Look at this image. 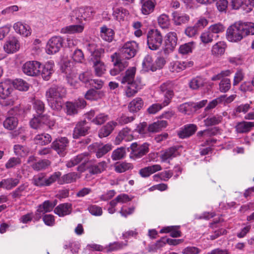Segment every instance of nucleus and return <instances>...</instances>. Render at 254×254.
<instances>
[{
	"label": "nucleus",
	"instance_id": "603ef678",
	"mask_svg": "<svg viewBox=\"0 0 254 254\" xmlns=\"http://www.w3.org/2000/svg\"><path fill=\"white\" fill-rule=\"evenodd\" d=\"M179 110L183 114L190 115L193 111L192 103H185L181 104L179 107Z\"/></svg>",
	"mask_w": 254,
	"mask_h": 254
},
{
	"label": "nucleus",
	"instance_id": "cd10ccee",
	"mask_svg": "<svg viewBox=\"0 0 254 254\" xmlns=\"http://www.w3.org/2000/svg\"><path fill=\"white\" fill-rule=\"evenodd\" d=\"M162 169L159 165H154L145 167L139 171V174L142 177H148L151 174Z\"/></svg>",
	"mask_w": 254,
	"mask_h": 254
},
{
	"label": "nucleus",
	"instance_id": "5701e85b",
	"mask_svg": "<svg viewBox=\"0 0 254 254\" xmlns=\"http://www.w3.org/2000/svg\"><path fill=\"white\" fill-rule=\"evenodd\" d=\"M115 32L113 30L108 28L106 25L100 28V36L105 41L111 42L114 37Z\"/></svg>",
	"mask_w": 254,
	"mask_h": 254
},
{
	"label": "nucleus",
	"instance_id": "79ce46f5",
	"mask_svg": "<svg viewBox=\"0 0 254 254\" xmlns=\"http://www.w3.org/2000/svg\"><path fill=\"white\" fill-rule=\"evenodd\" d=\"M190 19V17L187 14H181L177 13L173 14V20L176 25H180L182 24L187 22Z\"/></svg>",
	"mask_w": 254,
	"mask_h": 254
},
{
	"label": "nucleus",
	"instance_id": "2f4dec72",
	"mask_svg": "<svg viewBox=\"0 0 254 254\" xmlns=\"http://www.w3.org/2000/svg\"><path fill=\"white\" fill-rule=\"evenodd\" d=\"M84 26L81 25H72L65 27L62 29V32L64 34H74L81 33L83 31Z\"/></svg>",
	"mask_w": 254,
	"mask_h": 254
},
{
	"label": "nucleus",
	"instance_id": "7ed1b4c3",
	"mask_svg": "<svg viewBox=\"0 0 254 254\" xmlns=\"http://www.w3.org/2000/svg\"><path fill=\"white\" fill-rule=\"evenodd\" d=\"M138 44L135 41H128L120 49L119 56L125 59H130L135 56L138 50Z\"/></svg>",
	"mask_w": 254,
	"mask_h": 254
},
{
	"label": "nucleus",
	"instance_id": "864d4df0",
	"mask_svg": "<svg viewBox=\"0 0 254 254\" xmlns=\"http://www.w3.org/2000/svg\"><path fill=\"white\" fill-rule=\"evenodd\" d=\"M244 28L245 36L254 34V23L252 22H241Z\"/></svg>",
	"mask_w": 254,
	"mask_h": 254
},
{
	"label": "nucleus",
	"instance_id": "a211bd4d",
	"mask_svg": "<svg viewBox=\"0 0 254 254\" xmlns=\"http://www.w3.org/2000/svg\"><path fill=\"white\" fill-rule=\"evenodd\" d=\"M89 128V127L85 121L79 122L74 129L73 133V138H78L81 136L85 135Z\"/></svg>",
	"mask_w": 254,
	"mask_h": 254
},
{
	"label": "nucleus",
	"instance_id": "e2e57ef3",
	"mask_svg": "<svg viewBox=\"0 0 254 254\" xmlns=\"http://www.w3.org/2000/svg\"><path fill=\"white\" fill-rule=\"evenodd\" d=\"M254 6V0H244L243 1L241 7L246 12L251 11Z\"/></svg>",
	"mask_w": 254,
	"mask_h": 254
},
{
	"label": "nucleus",
	"instance_id": "58836bf2",
	"mask_svg": "<svg viewBox=\"0 0 254 254\" xmlns=\"http://www.w3.org/2000/svg\"><path fill=\"white\" fill-rule=\"evenodd\" d=\"M55 205L56 203H53L49 200H46L39 206L37 211L43 213L51 212Z\"/></svg>",
	"mask_w": 254,
	"mask_h": 254
},
{
	"label": "nucleus",
	"instance_id": "37998d69",
	"mask_svg": "<svg viewBox=\"0 0 254 254\" xmlns=\"http://www.w3.org/2000/svg\"><path fill=\"white\" fill-rule=\"evenodd\" d=\"M128 14V11L127 9L123 7H119L114 10L113 15L117 20L121 21L124 20L125 16Z\"/></svg>",
	"mask_w": 254,
	"mask_h": 254
},
{
	"label": "nucleus",
	"instance_id": "3c124183",
	"mask_svg": "<svg viewBox=\"0 0 254 254\" xmlns=\"http://www.w3.org/2000/svg\"><path fill=\"white\" fill-rule=\"evenodd\" d=\"M214 37V35L208 30L201 33L200 38L201 42L206 44L212 42Z\"/></svg>",
	"mask_w": 254,
	"mask_h": 254
},
{
	"label": "nucleus",
	"instance_id": "20e7f679",
	"mask_svg": "<svg viewBox=\"0 0 254 254\" xmlns=\"http://www.w3.org/2000/svg\"><path fill=\"white\" fill-rule=\"evenodd\" d=\"M147 45L151 50H158L162 43V36L157 29L151 30L147 33Z\"/></svg>",
	"mask_w": 254,
	"mask_h": 254
},
{
	"label": "nucleus",
	"instance_id": "338daca9",
	"mask_svg": "<svg viewBox=\"0 0 254 254\" xmlns=\"http://www.w3.org/2000/svg\"><path fill=\"white\" fill-rule=\"evenodd\" d=\"M50 162L49 161L42 160L37 163L33 165V168L34 170L39 171L45 169L47 166L50 165Z\"/></svg>",
	"mask_w": 254,
	"mask_h": 254
},
{
	"label": "nucleus",
	"instance_id": "6e6552de",
	"mask_svg": "<svg viewBox=\"0 0 254 254\" xmlns=\"http://www.w3.org/2000/svg\"><path fill=\"white\" fill-rule=\"evenodd\" d=\"M41 64L37 61H28L22 66L24 73L29 76H37L40 74Z\"/></svg>",
	"mask_w": 254,
	"mask_h": 254
},
{
	"label": "nucleus",
	"instance_id": "c756f323",
	"mask_svg": "<svg viewBox=\"0 0 254 254\" xmlns=\"http://www.w3.org/2000/svg\"><path fill=\"white\" fill-rule=\"evenodd\" d=\"M167 126L166 121H158L150 125L148 127V131L151 132H158Z\"/></svg>",
	"mask_w": 254,
	"mask_h": 254
},
{
	"label": "nucleus",
	"instance_id": "c9c22d12",
	"mask_svg": "<svg viewBox=\"0 0 254 254\" xmlns=\"http://www.w3.org/2000/svg\"><path fill=\"white\" fill-rule=\"evenodd\" d=\"M3 49L8 54L13 53L16 50V38H10L3 46Z\"/></svg>",
	"mask_w": 254,
	"mask_h": 254
},
{
	"label": "nucleus",
	"instance_id": "8fccbe9b",
	"mask_svg": "<svg viewBox=\"0 0 254 254\" xmlns=\"http://www.w3.org/2000/svg\"><path fill=\"white\" fill-rule=\"evenodd\" d=\"M194 44L193 42H191L181 45L179 50V52L183 55L191 53Z\"/></svg>",
	"mask_w": 254,
	"mask_h": 254
},
{
	"label": "nucleus",
	"instance_id": "09e8293b",
	"mask_svg": "<svg viewBox=\"0 0 254 254\" xmlns=\"http://www.w3.org/2000/svg\"><path fill=\"white\" fill-rule=\"evenodd\" d=\"M72 60L76 63H82L84 61V54L81 50L76 49L71 54Z\"/></svg>",
	"mask_w": 254,
	"mask_h": 254
},
{
	"label": "nucleus",
	"instance_id": "6e6d98bb",
	"mask_svg": "<svg viewBox=\"0 0 254 254\" xmlns=\"http://www.w3.org/2000/svg\"><path fill=\"white\" fill-rule=\"evenodd\" d=\"M231 87V80L229 78H223L219 83V89L222 92H226Z\"/></svg>",
	"mask_w": 254,
	"mask_h": 254
},
{
	"label": "nucleus",
	"instance_id": "412c9836",
	"mask_svg": "<svg viewBox=\"0 0 254 254\" xmlns=\"http://www.w3.org/2000/svg\"><path fill=\"white\" fill-rule=\"evenodd\" d=\"M72 210V205L70 203H63L57 206L54 212L59 216H64L69 214Z\"/></svg>",
	"mask_w": 254,
	"mask_h": 254
},
{
	"label": "nucleus",
	"instance_id": "473e14b6",
	"mask_svg": "<svg viewBox=\"0 0 254 254\" xmlns=\"http://www.w3.org/2000/svg\"><path fill=\"white\" fill-rule=\"evenodd\" d=\"M52 140V137L49 134L42 133L38 134L34 138L35 142L39 145H45L49 143Z\"/></svg>",
	"mask_w": 254,
	"mask_h": 254
},
{
	"label": "nucleus",
	"instance_id": "c03bdc74",
	"mask_svg": "<svg viewBox=\"0 0 254 254\" xmlns=\"http://www.w3.org/2000/svg\"><path fill=\"white\" fill-rule=\"evenodd\" d=\"M179 155V152L175 147H171L168 149L162 152V159H169L171 157H177Z\"/></svg>",
	"mask_w": 254,
	"mask_h": 254
},
{
	"label": "nucleus",
	"instance_id": "a19ab883",
	"mask_svg": "<svg viewBox=\"0 0 254 254\" xmlns=\"http://www.w3.org/2000/svg\"><path fill=\"white\" fill-rule=\"evenodd\" d=\"M17 32L24 37H28L31 34L29 26L21 22L17 23Z\"/></svg>",
	"mask_w": 254,
	"mask_h": 254
},
{
	"label": "nucleus",
	"instance_id": "9d476101",
	"mask_svg": "<svg viewBox=\"0 0 254 254\" xmlns=\"http://www.w3.org/2000/svg\"><path fill=\"white\" fill-rule=\"evenodd\" d=\"M172 83L167 81L161 84L160 86L161 91L164 94V100L163 102L164 106H167L171 102L174 96V92L172 89Z\"/></svg>",
	"mask_w": 254,
	"mask_h": 254
},
{
	"label": "nucleus",
	"instance_id": "f8f14e48",
	"mask_svg": "<svg viewBox=\"0 0 254 254\" xmlns=\"http://www.w3.org/2000/svg\"><path fill=\"white\" fill-rule=\"evenodd\" d=\"M88 149L90 152H95L97 158H101L112 149V145L107 144L102 146L98 143H95L90 145Z\"/></svg>",
	"mask_w": 254,
	"mask_h": 254
},
{
	"label": "nucleus",
	"instance_id": "c85d7f7f",
	"mask_svg": "<svg viewBox=\"0 0 254 254\" xmlns=\"http://www.w3.org/2000/svg\"><path fill=\"white\" fill-rule=\"evenodd\" d=\"M93 63L95 74L98 76H101L106 70L104 64L100 59L93 60Z\"/></svg>",
	"mask_w": 254,
	"mask_h": 254
},
{
	"label": "nucleus",
	"instance_id": "69168bd1",
	"mask_svg": "<svg viewBox=\"0 0 254 254\" xmlns=\"http://www.w3.org/2000/svg\"><path fill=\"white\" fill-rule=\"evenodd\" d=\"M201 250L198 248L194 246H188L184 249L182 251L183 254H199Z\"/></svg>",
	"mask_w": 254,
	"mask_h": 254
},
{
	"label": "nucleus",
	"instance_id": "bb28decb",
	"mask_svg": "<svg viewBox=\"0 0 254 254\" xmlns=\"http://www.w3.org/2000/svg\"><path fill=\"white\" fill-rule=\"evenodd\" d=\"M143 106V101L141 98L137 97L132 100L128 104L129 111L136 113L139 111Z\"/></svg>",
	"mask_w": 254,
	"mask_h": 254
},
{
	"label": "nucleus",
	"instance_id": "39448f33",
	"mask_svg": "<svg viewBox=\"0 0 254 254\" xmlns=\"http://www.w3.org/2000/svg\"><path fill=\"white\" fill-rule=\"evenodd\" d=\"M14 80L7 79L0 82V99H5L11 97L15 89Z\"/></svg>",
	"mask_w": 254,
	"mask_h": 254
},
{
	"label": "nucleus",
	"instance_id": "7c9ffc66",
	"mask_svg": "<svg viewBox=\"0 0 254 254\" xmlns=\"http://www.w3.org/2000/svg\"><path fill=\"white\" fill-rule=\"evenodd\" d=\"M226 48L225 43L220 41L214 44L211 49V53L213 55L220 56L224 53Z\"/></svg>",
	"mask_w": 254,
	"mask_h": 254
},
{
	"label": "nucleus",
	"instance_id": "f704fd0d",
	"mask_svg": "<svg viewBox=\"0 0 254 254\" xmlns=\"http://www.w3.org/2000/svg\"><path fill=\"white\" fill-rule=\"evenodd\" d=\"M115 171L121 173L132 168V165L130 163L126 162H118L114 164Z\"/></svg>",
	"mask_w": 254,
	"mask_h": 254
},
{
	"label": "nucleus",
	"instance_id": "dca6fc26",
	"mask_svg": "<svg viewBox=\"0 0 254 254\" xmlns=\"http://www.w3.org/2000/svg\"><path fill=\"white\" fill-rule=\"evenodd\" d=\"M196 130V125L194 124L186 125L178 132V135L181 138H187L193 134Z\"/></svg>",
	"mask_w": 254,
	"mask_h": 254
},
{
	"label": "nucleus",
	"instance_id": "4d7b16f0",
	"mask_svg": "<svg viewBox=\"0 0 254 254\" xmlns=\"http://www.w3.org/2000/svg\"><path fill=\"white\" fill-rule=\"evenodd\" d=\"M126 245L121 243L114 242L110 243L108 246L105 248V250L107 252L117 251L122 249Z\"/></svg>",
	"mask_w": 254,
	"mask_h": 254
},
{
	"label": "nucleus",
	"instance_id": "0eeeda50",
	"mask_svg": "<svg viewBox=\"0 0 254 254\" xmlns=\"http://www.w3.org/2000/svg\"><path fill=\"white\" fill-rule=\"evenodd\" d=\"M86 103L83 99H78L73 102H67L65 103V110L67 115L73 116L77 114L80 109L84 108Z\"/></svg>",
	"mask_w": 254,
	"mask_h": 254
},
{
	"label": "nucleus",
	"instance_id": "b1692460",
	"mask_svg": "<svg viewBox=\"0 0 254 254\" xmlns=\"http://www.w3.org/2000/svg\"><path fill=\"white\" fill-rule=\"evenodd\" d=\"M117 124L116 122L113 121L108 122L100 129L99 132V136L100 138H103L109 135L114 130Z\"/></svg>",
	"mask_w": 254,
	"mask_h": 254
},
{
	"label": "nucleus",
	"instance_id": "774afa93",
	"mask_svg": "<svg viewBox=\"0 0 254 254\" xmlns=\"http://www.w3.org/2000/svg\"><path fill=\"white\" fill-rule=\"evenodd\" d=\"M89 212L93 215L100 216L102 214V208L96 205H91L88 208Z\"/></svg>",
	"mask_w": 254,
	"mask_h": 254
},
{
	"label": "nucleus",
	"instance_id": "f257e3e1",
	"mask_svg": "<svg viewBox=\"0 0 254 254\" xmlns=\"http://www.w3.org/2000/svg\"><path fill=\"white\" fill-rule=\"evenodd\" d=\"M66 89L62 86H54L46 92V98L49 105L54 110H60L62 108V99L65 96Z\"/></svg>",
	"mask_w": 254,
	"mask_h": 254
},
{
	"label": "nucleus",
	"instance_id": "5fc2aeb1",
	"mask_svg": "<svg viewBox=\"0 0 254 254\" xmlns=\"http://www.w3.org/2000/svg\"><path fill=\"white\" fill-rule=\"evenodd\" d=\"M124 59L119 56L117 58L116 62L114 64L115 66L117 67L120 72L124 70L125 68L128 66V62L124 61Z\"/></svg>",
	"mask_w": 254,
	"mask_h": 254
},
{
	"label": "nucleus",
	"instance_id": "393cba45",
	"mask_svg": "<svg viewBox=\"0 0 254 254\" xmlns=\"http://www.w3.org/2000/svg\"><path fill=\"white\" fill-rule=\"evenodd\" d=\"M166 37L165 41L166 49L173 50L177 44V34L174 32H170L167 34Z\"/></svg>",
	"mask_w": 254,
	"mask_h": 254
},
{
	"label": "nucleus",
	"instance_id": "49530a36",
	"mask_svg": "<svg viewBox=\"0 0 254 254\" xmlns=\"http://www.w3.org/2000/svg\"><path fill=\"white\" fill-rule=\"evenodd\" d=\"M126 90V95L128 97L133 96L140 88L136 82L128 83Z\"/></svg>",
	"mask_w": 254,
	"mask_h": 254
},
{
	"label": "nucleus",
	"instance_id": "a878e982",
	"mask_svg": "<svg viewBox=\"0 0 254 254\" xmlns=\"http://www.w3.org/2000/svg\"><path fill=\"white\" fill-rule=\"evenodd\" d=\"M135 72L136 68L135 67L129 68L123 77L121 83L122 84H128L136 82L134 81Z\"/></svg>",
	"mask_w": 254,
	"mask_h": 254
},
{
	"label": "nucleus",
	"instance_id": "ddd939ff",
	"mask_svg": "<svg viewBox=\"0 0 254 254\" xmlns=\"http://www.w3.org/2000/svg\"><path fill=\"white\" fill-rule=\"evenodd\" d=\"M47 119H48V118L46 116L34 117L30 122V126L32 128L36 129H43L45 125H47L49 127L53 126L54 122L53 121H51V123L47 122L46 121Z\"/></svg>",
	"mask_w": 254,
	"mask_h": 254
},
{
	"label": "nucleus",
	"instance_id": "052dcab7",
	"mask_svg": "<svg viewBox=\"0 0 254 254\" xmlns=\"http://www.w3.org/2000/svg\"><path fill=\"white\" fill-rule=\"evenodd\" d=\"M3 126L8 129L13 130L16 127L15 118L10 117L6 118L3 122Z\"/></svg>",
	"mask_w": 254,
	"mask_h": 254
},
{
	"label": "nucleus",
	"instance_id": "ea45409f",
	"mask_svg": "<svg viewBox=\"0 0 254 254\" xmlns=\"http://www.w3.org/2000/svg\"><path fill=\"white\" fill-rule=\"evenodd\" d=\"M203 78L197 76L192 79L189 83L190 87L193 90H197L203 86L204 84Z\"/></svg>",
	"mask_w": 254,
	"mask_h": 254
},
{
	"label": "nucleus",
	"instance_id": "0e129e2a",
	"mask_svg": "<svg viewBox=\"0 0 254 254\" xmlns=\"http://www.w3.org/2000/svg\"><path fill=\"white\" fill-rule=\"evenodd\" d=\"M208 30L214 35L223 32L224 31V27L220 23L215 24L210 26Z\"/></svg>",
	"mask_w": 254,
	"mask_h": 254
},
{
	"label": "nucleus",
	"instance_id": "f3484780",
	"mask_svg": "<svg viewBox=\"0 0 254 254\" xmlns=\"http://www.w3.org/2000/svg\"><path fill=\"white\" fill-rule=\"evenodd\" d=\"M133 139L131 130L127 128H124L118 133L115 139V143L119 144L123 140L130 141Z\"/></svg>",
	"mask_w": 254,
	"mask_h": 254
},
{
	"label": "nucleus",
	"instance_id": "13d9d810",
	"mask_svg": "<svg viewBox=\"0 0 254 254\" xmlns=\"http://www.w3.org/2000/svg\"><path fill=\"white\" fill-rule=\"evenodd\" d=\"M108 120V115L104 113L98 115L95 118L92 120V122L97 125H101L104 124Z\"/></svg>",
	"mask_w": 254,
	"mask_h": 254
},
{
	"label": "nucleus",
	"instance_id": "2eb2a0df",
	"mask_svg": "<svg viewBox=\"0 0 254 254\" xmlns=\"http://www.w3.org/2000/svg\"><path fill=\"white\" fill-rule=\"evenodd\" d=\"M193 63L192 61H175L170 63V70L173 72H179L187 67H191L193 65Z\"/></svg>",
	"mask_w": 254,
	"mask_h": 254
},
{
	"label": "nucleus",
	"instance_id": "6ab92c4d",
	"mask_svg": "<svg viewBox=\"0 0 254 254\" xmlns=\"http://www.w3.org/2000/svg\"><path fill=\"white\" fill-rule=\"evenodd\" d=\"M141 11L144 15H148L154 9L156 2L155 0H140Z\"/></svg>",
	"mask_w": 254,
	"mask_h": 254
},
{
	"label": "nucleus",
	"instance_id": "72a5a7b5",
	"mask_svg": "<svg viewBox=\"0 0 254 254\" xmlns=\"http://www.w3.org/2000/svg\"><path fill=\"white\" fill-rule=\"evenodd\" d=\"M104 95L102 92L94 89L89 90L85 95V97L89 100H97L101 98Z\"/></svg>",
	"mask_w": 254,
	"mask_h": 254
},
{
	"label": "nucleus",
	"instance_id": "4c0bfd02",
	"mask_svg": "<svg viewBox=\"0 0 254 254\" xmlns=\"http://www.w3.org/2000/svg\"><path fill=\"white\" fill-rule=\"evenodd\" d=\"M223 117L220 115H215L209 117L204 120V124L207 127L215 126L220 123L222 121Z\"/></svg>",
	"mask_w": 254,
	"mask_h": 254
},
{
	"label": "nucleus",
	"instance_id": "680f3d73",
	"mask_svg": "<svg viewBox=\"0 0 254 254\" xmlns=\"http://www.w3.org/2000/svg\"><path fill=\"white\" fill-rule=\"evenodd\" d=\"M16 183L12 179L3 180L0 182V188H3L7 190H10L14 187Z\"/></svg>",
	"mask_w": 254,
	"mask_h": 254
},
{
	"label": "nucleus",
	"instance_id": "e433bc0d",
	"mask_svg": "<svg viewBox=\"0 0 254 254\" xmlns=\"http://www.w3.org/2000/svg\"><path fill=\"white\" fill-rule=\"evenodd\" d=\"M77 178V175L75 173H70L64 175L61 178L58 180V183L60 184L64 183L68 184L76 181Z\"/></svg>",
	"mask_w": 254,
	"mask_h": 254
},
{
	"label": "nucleus",
	"instance_id": "9b49d317",
	"mask_svg": "<svg viewBox=\"0 0 254 254\" xmlns=\"http://www.w3.org/2000/svg\"><path fill=\"white\" fill-rule=\"evenodd\" d=\"M68 140L66 137L57 139L53 143V147L60 157H64L66 153V148L68 144Z\"/></svg>",
	"mask_w": 254,
	"mask_h": 254
},
{
	"label": "nucleus",
	"instance_id": "bf43d9fd",
	"mask_svg": "<svg viewBox=\"0 0 254 254\" xmlns=\"http://www.w3.org/2000/svg\"><path fill=\"white\" fill-rule=\"evenodd\" d=\"M126 154V149L124 147H120L115 150L112 155V159H122Z\"/></svg>",
	"mask_w": 254,
	"mask_h": 254
},
{
	"label": "nucleus",
	"instance_id": "4468645a",
	"mask_svg": "<svg viewBox=\"0 0 254 254\" xmlns=\"http://www.w3.org/2000/svg\"><path fill=\"white\" fill-rule=\"evenodd\" d=\"M73 16H75L77 19H83L85 20L88 17H91L95 11L91 7H78L73 11Z\"/></svg>",
	"mask_w": 254,
	"mask_h": 254
},
{
	"label": "nucleus",
	"instance_id": "de8ad7c7",
	"mask_svg": "<svg viewBox=\"0 0 254 254\" xmlns=\"http://www.w3.org/2000/svg\"><path fill=\"white\" fill-rule=\"evenodd\" d=\"M106 167V164L105 162L102 161L99 163L98 164L90 166L89 169V172L93 174H98L103 171Z\"/></svg>",
	"mask_w": 254,
	"mask_h": 254
},
{
	"label": "nucleus",
	"instance_id": "a18cd8bd",
	"mask_svg": "<svg viewBox=\"0 0 254 254\" xmlns=\"http://www.w3.org/2000/svg\"><path fill=\"white\" fill-rule=\"evenodd\" d=\"M159 25L163 29H167L170 25V21L168 15L162 14L158 18Z\"/></svg>",
	"mask_w": 254,
	"mask_h": 254
},
{
	"label": "nucleus",
	"instance_id": "1a4fd4ad",
	"mask_svg": "<svg viewBox=\"0 0 254 254\" xmlns=\"http://www.w3.org/2000/svg\"><path fill=\"white\" fill-rule=\"evenodd\" d=\"M130 148L132 157L141 158L148 152L149 144L144 143L140 145L137 142H133L130 145Z\"/></svg>",
	"mask_w": 254,
	"mask_h": 254
},
{
	"label": "nucleus",
	"instance_id": "423d86ee",
	"mask_svg": "<svg viewBox=\"0 0 254 254\" xmlns=\"http://www.w3.org/2000/svg\"><path fill=\"white\" fill-rule=\"evenodd\" d=\"M64 40L60 36H54L48 42L46 46V52L49 55H53L58 52L63 45Z\"/></svg>",
	"mask_w": 254,
	"mask_h": 254
},
{
	"label": "nucleus",
	"instance_id": "f03ea898",
	"mask_svg": "<svg viewBox=\"0 0 254 254\" xmlns=\"http://www.w3.org/2000/svg\"><path fill=\"white\" fill-rule=\"evenodd\" d=\"M245 33L241 22H238L234 23L227 29L226 36L229 41L236 42L245 37Z\"/></svg>",
	"mask_w": 254,
	"mask_h": 254
},
{
	"label": "nucleus",
	"instance_id": "aec40b11",
	"mask_svg": "<svg viewBox=\"0 0 254 254\" xmlns=\"http://www.w3.org/2000/svg\"><path fill=\"white\" fill-rule=\"evenodd\" d=\"M54 64L52 62H48L45 63L42 67L40 71V74L45 80H48L54 73Z\"/></svg>",
	"mask_w": 254,
	"mask_h": 254
},
{
	"label": "nucleus",
	"instance_id": "4be33fe9",
	"mask_svg": "<svg viewBox=\"0 0 254 254\" xmlns=\"http://www.w3.org/2000/svg\"><path fill=\"white\" fill-rule=\"evenodd\" d=\"M253 127H254V122L243 121L238 123L235 128L238 133H244L250 131Z\"/></svg>",
	"mask_w": 254,
	"mask_h": 254
}]
</instances>
